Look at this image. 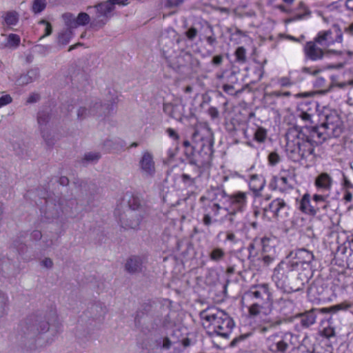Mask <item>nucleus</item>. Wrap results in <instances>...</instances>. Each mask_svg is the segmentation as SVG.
I'll use <instances>...</instances> for the list:
<instances>
[{
  "mask_svg": "<svg viewBox=\"0 0 353 353\" xmlns=\"http://www.w3.org/2000/svg\"><path fill=\"white\" fill-rule=\"evenodd\" d=\"M50 323L46 321H41L39 323L37 330L39 332H45L49 330Z\"/></svg>",
  "mask_w": 353,
  "mask_h": 353,
  "instance_id": "nucleus-60",
  "label": "nucleus"
},
{
  "mask_svg": "<svg viewBox=\"0 0 353 353\" xmlns=\"http://www.w3.org/2000/svg\"><path fill=\"white\" fill-rule=\"evenodd\" d=\"M265 184V179L257 174H253L250 177L249 187L255 194L259 193L263 190Z\"/></svg>",
  "mask_w": 353,
  "mask_h": 353,
  "instance_id": "nucleus-26",
  "label": "nucleus"
},
{
  "mask_svg": "<svg viewBox=\"0 0 353 353\" xmlns=\"http://www.w3.org/2000/svg\"><path fill=\"white\" fill-rule=\"evenodd\" d=\"M94 10V14L92 16V21L90 23V28L98 30L108 23L109 19L112 16L114 11L112 8L110 1H105L100 2L94 6H88L87 10L92 13L91 10Z\"/></svg>",
  "mask_w": 353,
  "mask_h": 353,
  "instance_id": "nucleus-6",
  "label": "nucleus"
},
{
  "mask_svg": "<svg viewBox=\"0 0 353 353\" xmlns=\"http://www.w3.org/2000/svg\"><path fill=\"white\" fill-rule=\"evenodd\" d=\"M277 82L281 87H290L294 84L288 77H281L278 79Z\"/></svg>",
  "mask_w": 353,
  "mask_h": 353,
  "instance_id": "nucleus-49",
  "label": "nucleus"
},
{
  "mask_svg": "<svg viewBox=\"0 0 353 353\" xmlns=\"http://www.w3.org/2000/svg\"><path fill=\"white\" fill-rule=\"evenodd\" d=\"M47 204L48 213L49 214L50 217L57 218L61 215V214L63 212V210L59 203L58 205H52L51 202L47 201Z\"/></svg>",
  "mask_w": 353,
  "mask_h": 353,
  "instance_id": "nucleus-34",
  "label": "nucleus"
},
{
  "mask_svg": "<svg viewBox=\"0 0 353 353\" xmlns=\"http://www.w3.org/2000/svg\"><path fill=\"white\" fill-rule=\"evenodd\" d=\"M145 215L141 210H126L119 216V223L125 230H138Z\"/></svg>",
  "mask_w": 353,
  "mask_h": 353,
  "instance_id": "nucleus-9",
  "label": "nucleus"
},
{
  "mask_svg": "<svg viewBox=\"0 0 353 353\" xmlns=\"http://www.w3.org/2000/svg\"><path fill=\"white\" fill-rule=\"evenodd\" d=\"M208 113L212 119H217L219 117V112L215 107H210L208 110Z\"/></svg>",
  "mask_w": 353,
  "mask_h": 353,
  "instance_id": "nucleus-57",
  "label": "nucleus"
},
{
  "mask_svg": "<svg viewBox=\"0 0 353 353\" xmlns=\"http://www.w3.org/2000/svg\"><path fill=\"white\" fill-rule=\"evenodd\" d=\"M290 259L296 261L298 267L299 265H309L314 260V254L312 252L305 248L297 249L294 251L290 252L288 256Z\"/></svg>",
  "mask_w": 353,
  "mask_h": 353,
  "instance_id": "nucleus-15",
  "label": "nucleus"
},
{
  "mask_svg": "<svg viewBox=\"0 0 353 353\" xmlns=\"http://www.w3.org/2000/svg\"><path fill=\"white\" fill-rule=\"evenodd\" d=\"M342 132L341 121L336 112L327 114L320 126L290 128L285 134L287 154L293 161L299 162L312 156L315 147L328 137H339Z\"/></svg>",
  "mask_w": 353,
  "mask_h": 353,
  "instance_id": "nucleus-1",
  "label": "nucleus"
},
{
  "mask_svg": "<svg viewBox=\"0 0 353 353\" xmlns=\"http://www.w3.org/2000/svg\"><path fill=\"white\" fill-rule=\"evenodd\" d=\"M72 35V32L70 28H68L61 32L58 35V43L62 46L67 45Z\"/></svg>",
  "mask_w": 353,
  "mask_h": 353,
  "instance_id": "nucleus-35",
  "label": "nucleus"
},
{
  "mask_svg": "<svg viewBox=\"0 0 353 353\" xmlns=\"http://www.w3.org/2000/svg\"><path fill=\"white\" fill-rule=\"evenodd\" d=\"M331 79H332V84H331L332 86H333V87L336 86L339 88H341V89L344 88L347 85H351L353 83V81L342 82V83L336 82V77L334 76H332Z\"/></svg>",
  "mask_w": 353,
  "mask_h": 353,
  "instance_id": "nucleus-51",
  "label": "nucleus"
},
{
  "mask_svg": "<svg viewBox=\"0 0 353 353\" xmlns=\"http://www.w3.org/2000/svg\"><path fill=\"white\" fill-rule=\"evenodd\" d=\"M47 6L46 0H33L32 4V11L34 14L41 13L43 11Z\"/></svg>",
  "mask_w": 353,
  "mask_h": 353,
  "instance_id": "nucleus-38",
  "label": "nucleus"
},
{
  "mask_svg": "<svg viewBox=\"0 0 353 353\" xmlns=\"http://www.w3.org/2000/svg\"><path fill=\"white\" fill-rule=\"evenodd\" d=\"M205 212L213 216H217L220 211L224 209L219 203L206 202L203 205Z\"/></svg>",
  "mask_w": 353,
  "mask_h": 353,
  "instance_id": "nucleus-31",
  "label": "nucleus"
},
{
  "mask_svg": "<svg viewBox=\"0 0 353 353\" xmlns=\"http://www.w3.org/2000/svg\"><path fill=\"white\" fill-rule=\"evenodd\" d=\"M314 104L302 103L299 105L297 117H299L303 122L305 123V127L310 128L307 125L314 123L313 117L315 116ZM312 127H310L312 128Z\"/></svg>",
  "mask_w": 353,
  "mask_h": 353,
  "instance_id": "nucleus-13",
  "label": "nucleus"
},
{
  "mask_svg": "<svg viewBox=\"0 0 353 353\" xmlns=\"http://www.w3.org/2000/svg\"><path fill=\"white\" fill-rule=\"evenodd\" d=\"M225 240L228 241H230L232 243H236L238 241L236 235L233 232H230V231L226 232Z\"/></svg>",
  "mask_w": 353,
  "mask_h": 353,
  "instance_id": "nucleus-63",
  "label": "nucleus"
},
{
  "mask_svg": "<svg viewBox=\"0 0 353 353\" xmlns=\"http://www.w3.org/2000/svg\"><path fill=\"white\" fill-rule=\"evenodd\" d=\"M115 102L111 104L102 105L101 103H95L90 110L85 108H80L77 112V117L80 119H84L88 114H102L103 112L105 116L110 114L114 110Z\"/></svg>",
  "mask_w": 353,
  "mask_h": 353,
  "instance_id": "nucleus-11",
  "label": "nucleus"
},
{
  "mask_svg": "<svg viewBox=\"0 0 353 353\" xmlns=\"http://www.w3.org/2000/svg\"><path fill=\"white\" fill-rule=\"evenodd\" d=\"M341 185L343 188L344 189V191L349 190L353 189V184L351 183V181L348 179V178L345 175L343 174V180L341 182Z\"/></svg>",
  "mask_w": 353,
  "mask_h": 353,
  "instance_id": "nucleus-52",
  "label": "nucleus"
},
{
  "mask_svg": "<svg viewBox=\"0 0 353 353\" xmlns=\"http://www.w3.org/2000/svg\"><path fill=\"white\" fill-rule=\"evenodd\" d=\"M333 180L330 174L326 172L320 174L315 179V186L321 190L330 191L332 185Z\"/></svg>",
  "mask_w": 353,
  "mask_h": 353,
  "instance_id": "nucleus-22",
  "label": "nucleus"
},
{
  "mask_svg": "<svg viewBox=\"0 0 353 353\" xmlns=\"http://www.w3.org/2000/svg\"><path fill=\"white\" fill-rule=\"evenodd\" d=\"M4 21L9 26H15L19 21V14L15 11L8 12L4 16Z\"/></svg>",
  "mask_w": 353,
  "mask_h": 353,
  "instance_id": "nucleus-37",
  "label": "nucleus"
},
{
  "mask_svg": "<svg viewBox=\"0 0 353 353\" xmlns=\"http://www.w3.org/2000/svg\"><path fill=\"white\" fill-rule=\"evenodd\" d=\"M184 0H165V6L168 8L177 7L183 3Z\"/></svg>",
  "mask_w": 353,
  "mask_h": 353,
  "instance_id": "nucleus-54",
  "label": "nucleus"
},
{
  "mask_svg": "<svg viewBox=\"0 0 353 353\" xmlns=\"http://www.w3.org/2000/svg\"><path fill=\"white\" fill-rule=\"evenodd\" d=\"M185 59L190 61L191 68L192 70L195 72L198 71V70L200 68L201 63L199 60L194 57L191 54L188 53L185 55Z\"/></svg>",
  "mask_w": 353,
  "mask_h": 353,
  "instance_id": "nucleus-40",
  "label": "nucleus"
},
{
  "mask_svg": "<svg viewBox=\"0 0 353 353\" xmlns=\"http://www.w3.org/2000/svg\"><path fill=\"white\" fill-rule=\"evenodd\" d=\"M350 307V305L345 303H341L329 307H323L319 309L320 313H336L339 310H345Z\"/></svg>",
  "mask_w": 353,
  "mask_h": 353,
  "instance_id": "nucleus-33",
  "label": "nucleus"
},
{
  "mask_svg": "<svg viewBox=\"0 0 353 353\" xmlns=\"http://www.w3.org/2000/svg\"><path fill=\"white\" fill-rule=\"evenodd\" d=\"M101 158V154L99 152H88L84 154L83 161L86 162H96Z\"/></svg>",
  "mask_w": 353,
  "mask_h": 353,
  "instance_id": "nucleus-44",
  "label": "nucleus"
},
{
  "mask_svg": "<svg viewBox=\"0 0 353 353\" xmlns=\"http://www.w3.org/2000/svg\"><path fill=\"white\" fill-rule=\"evenodd\" d=\"M268 161L270 165H274L280 161V157L276 152H271L268 156Z\"/></svg>",
  "mask_w": 353,
  "mask_h": 353,
  "instance_id": "nucleus-56",
  "label": "nucleus"
},
{
  "mask_svg": "<svg viewBox=\"0 0 353 353\" xmlns=\"http://www.w3.org/2000/svg\"><path fill=\"white\" fill-rule=\"evenodd\" d=\"M262 254H276L275 241L268 237L261 239Z\"/></svg>",
  "mask_w": 353,
  "mask_h": 353,
  "instance_id": "nucleus-28",
  "label": "nucleus"
},
{
  "mask_svg": "<svg viewBox=\"0 0 353 353\" xmlns=\"http://www.w3.org/2000/svg\"><path fill=\"white\" fill-rule=\"evenodd\" d=\"M197 34L198 31L194 27L189 28L185 33L187 38L190 41H193L196 38Z\"/></svg>",
  "mask_w": 353,
  "mask_h": 353,
  "instance_id": "nucleus-55",
  "label": "nucleus"
},
{
  "mask_svg": "<svg viewBox=\"0 0 353 353\" xmlns=\"http://www.w3.org/2000/svg\"><path fill=\"white\" fill-rule=\"evenodd\" d=\"M226 257L225 250L220 247H214L209 252V259L216 263L223 262Z\"/></svg>",
  "mask_w": 353,
  "mask_h": 353,
  "instance_id": "nucleus-27",
  "label": "nucleus"
},
{
  "mask_svg": "<svg viewBox=\"0 0 353 353\" xmlns=\"http://www.w3.org/2000/svg\"><path fill=\"white\" fill-rule=\"evenodd\" d=\"M225 197H227L226 192L221 186H211L206 195L200 198V201L201 202L219 203Z\"/></svg>",
  "mask_w": 353,
  "mask_h": 353,
  "instance_id": "nucleus-16",
  "label": "nucleus"
},
{
  "mask_svg": "<svg viewBox=\"0 0 353 353\" xmlns=\"http://www.w3.org/2000/svg\"><path fill=\"white\" fill-rule=\"evenodd\" d=\"M263 210L264 215L268 219H285L288 216L289 207L283 199H276L273 200Z\"/></svg>",
  "mask_w": 353,
  "mask_h": 353,
  "instance_id": "nucleus-10",
  "label": "nucleus"
},
{
  "mask_svg": "<svg viewBox=\"0 0 353 353\" xmlns=\"http://www.w3.org/2000/svg\"><path fill=\"white\" fill-rule=\"evenodd\" d=\"M244 307L248 308L250 315H259L263 310L265 313L273 310V296L268 283H262L252 286L244 292L241 298Z\"/></svg>",
  "mask_w": 353,
  "mask_h": 353,
  "instance_id": "nucleus-3",
  "label": "nucleus"
},
{
  "mask_svg": "<svg viewBox=\"0 0 353 353\" xmlns=\"http://www.w3.org/2000/svg\"><path fill=\"white\" fill-rule=\"evenodd\" d=\"M313 202L314 203V207L316 208V214L321 210L325 211L329 206V202L327 201V198L322 195L314 194L313 196Z\"/></svg>",
  "mask_w": 353,
  "mask_h": 353,
  "instance_id": "nucleus-29",
  "label": "nucleus"
},
{
  "mask_svg": "<svg viewBox=\"0 0 353 353\" xmlns=\"http://www.w3.org/2000/svg\"><path fill=\"white\" fill-rule=\"evenodd\" d=\"M12 101L10 94L3 95L0 97V108L4 105L10 103Z\"/></svg>",
  "mask_w": 353,
  "mask_h": 353,
  "instance_id": "nucleus-59",
  "label": "nucleus"
},
{
  "mask_svg": "<svg viewBox=\"0 0 353 353\" xmlns=\"http://www.w3.org/2000/svg\"><path fill=\"white\" fill-rule=\"evenodd\" d=\"M319 309H312L304 313L299 314L300 324L302 327L307 328L316 323V317L319 314Z\"/></svg>",
  "mask_w": 353,
  "mask_h": 353,
  "instance_id": "nucleus-19",
  "label": "nucleus"
},
{
  "mask_svg": "<svg viewBox=\"0 0 353 353\" xmlns=\"http://www.w3.org/2000/svg\"><path fill=\"white\" fill-rule=\"evenodd\" d=\"M125 143L121 139H107L103 143V147L107 152H110L112 150H117L119 147L123 148Z\"/></svg>",
  "mask_w": 353,
  "mask_h": 353,
  "instance_id": "nucleus-30",
  "label": "nucleus"
},
{
  "mask_svg": "<svg viewBox=\"0 0 353 353\" xmlns=\"http://www.w3.org/2000/svg\"><path fill=\"white\" fill-rule=\"evenodd\" d=\"M108 1H110V3L112 4V8L113 10L115 9V5L119 6H127L129 2L128 0H108Z\"/></svg>",
  "mask_w": 353,
  "mask_h": 353,
  "instance_id": "nucleus-62",
  "label": "nucleus"
},
{
  "mask_svg": "<svg viewBox=\"0 0 353 353\" xmlns=\"http://www.w3.org/2000/svg\"><path fill=\"white\" fill-rule=\"evenodd\" d=\"M314 203L313 200H311L310 194L308 193L304 194L300 201L298 202V208L299 210L310 216H315L316 215V208L314 207Z\"/></svg>",
  "mask_w": 353,
  "mask_h": 353,
  "instance_id": "nucleus-17",
  "label": "nucleus"
},
{
  "mask_svg": "<svg viewBox=\"0 0 353 353\" xmlns=\"http://www.w3.org/2000/svg\"><path fill=\"white\" fill-rule=\"evenodd\" d=\"M295 172L292 169H282L277 176L272 178L270 186L274 190L286 192L293 188Z\"/></svg>",
  "mask_w": 353,
  "mask_h": 353,
  "instance_id": "nucleus-8",
  "label": "nucleus"
},
{
  "mask_svg": "<svg viewBox=\"0 0 353 353\" xmlns=\"http://www.w3.org/2000/svg\"><path fill=\"white\" fill-rule=\"evenodd\" d=\"M208 35L205 37V39L208 43L210 46H214L216 43V38L212 26L210 24L207 26Z\"/></svg>",
  "mask_w": 353,
  "mask_h": 353,
  "instance_id": "nucleus-42",
  "label": "nucleus"
},
{
  "mask_svg": "<svg viewBox=\"0 0 353 353\" xmlns=\"http://www.w3.org/2000/svg\"><path fill=\"white\" fill-rule=\"evenodd\" d=\"M298 270V263L288 256L275 268L272 275V280L276 287L283 291L290 293L301 290L305 282L308 281V276L302 279L301 276L297 279L301 281L296 285H293L292 279Z\"/></svg>",
  "mask_w": 353,
  "mask_h": 353,
  "instance_id": "nucleus-4",
  "label": "nucleus"
},
{
  "mask_svg": "<svg viewBox=\"0 0 353 353\" xmlns=\"http://www.w3.org/2000/svg\"><path fill=\"white\" fill-rule=\"evenodd\" d=\"M20 43V37L15 34H10L8 37V44L10 47L17 48Z\"/></svg>",
  "mask_w": 353,
  "mask_h": 353,
  "instance_id": "nucleus-46",
  "label": "nucleus"
},
{
  "mask_svg": "<svg viewBox=\"0 0 353 353\" xmlns=\"http://www.w3.org/2000/svg\"><path fill=\"white\" fill-rule=\"evenodd\" d=\"M274 307L284 316H288L292 313L294 305L290 299L280 298L275 301H273V308Z\"/></svg>",
  "mask_w": 353,
  "mask_h": 353,
  "instance_id": "nucleus-18",
  "label": "nucleus"
},
{
  "mask_svg": "<svg viewBox=\"0 0 353 353\" xmlns=\"http://www.w3.org/2000/svg\"><path fill=\"white\" fill-rule=\"evenodd\" d=\"M194 152L188 157L189 165H196L203 172L210 168L213 154L214 138L211 129L207 125H200L192 134ZM192 150V148H190Z\"/></svg>",
  "mask_w": 353,
  "mask_h": 353,
  "instance_id": "nucleus-2",
  "label": "nucleus"
},
{
  "mask_svg": "<svg viewBox=\"0 0 353 353\" xmlns=\"http://www.w3.org/2000/svg\"><path fill=\"white\" fill-rule=\"evenodd\" d=\"M275 349L272 348L273 352L284 353L289 347V344L285 339H282L274 344Z\"/></svg>",
  "mask_w": 353,
  "mask_h": 353,
  "instance_id": "nucleus-41",
  "label": "nucleus"
},
{
  "mask_svg": "<svg viewBox=\"0 0 353 353\" xmlns=\"http://www.w3.org/2000/svg\"><path fill=\"white\" fill-rule=\"evenodd\" d=\"M50 120V114L48 111L42 110L38 113L37 121L40 128L41 133L45 140L47 141V134L46 130Z\"/></svg>",
  "mask_w": 353,
  "mask_h": 353,
  "instance_id": "nucleus-25",
  "label": "nucleus"
},
{
  "mask_svg": "<svg viewBox=\"0 0 353 353\" xmlns=\"http://www.w3.org/2000/svg\"><path fill=\"white\" fill-rule=\"evenodd\" d=\"M215 221H216V220L212 221V215H210L208 213H205L204 214L203 219V222L204 225L209 226L212 223V222H215Z\"/></svg>",
  "mask_w": 353,
  "mask_h": 353,
  "instance_id": "nucleus-64",
  "label": "nucleus"
},
{
  "mask_svg": "<svg viewBox=\"0 0 353 353\" xmlns=\"http://www.w3.org/2000/svg\"><path fill=\"white\" fill-rule=\"evenodd\" d=\"M348 249L350 255L353 256V236L344 242L342 247L339 248V250L341 251L342 254H346Z\"/></svg>",
  "mask_w": 353,
  "mask_h": 353,
  "instance_id": "nucleus-43",
  "label": "nucleus"
},
{
  "mask_svg": "<svg viewBox=\"0 0 353 353\" xmlns=\"http://www.w3.org/2000/svg\"><path fill=\"white\" fill-rule=\"evenodd\" d=\"M27 74H28V77H30V79L33 82L34 81L37 79V78L39 77V71L38 68H33V69L28 70Z\"/></svg>",
  "mask_w": 353,
  "mask_h": 353,
  "instance_id": "nucleus-58",
  "label": "nucleus"
},
{
  "mask_svg": "<svg viewBox=\"0 0 353 353\" xmlns=\"http://www.w3.org/2000/svg\"><path fill=\"white\" fill-rule=\"evenodd\" d=\"M322 336L327 338L330 339L335 336V330L333 327L327 326L325 327L322 332Z\"/></svg>",
  "mask_w": 353,
  "mask_h": 353,
  "instance_id": "nucleus-50",
  "label": "nucleus"
},
{
  "mask_svg": "<svg viewBox=\"0 0 353 353\" xmlns=\"http://www.w3.org/2000/svg\"><path fill=\"white\" fill-rule=\"evenodd\" d=\"M163 110L166 114L177 121H181L185 116V105L181 101L164 103Z\"/></svg>",
  "mask_w": 353,
  "mask_h": 353,
  "instance_id": "nucleus-14",
  "label": "nucleus"
},
{
  "mask_svg": "<svg viewBox=\"0 0 353 353\" xmlns=\"http://www.w3.org/2000/svg\"><path fill=\"white\" fill-rule=\"evenodd\" d=\"M203 326L219 336L228 338L234 323L224 311L216 307H208L200 312Z\"/></svg>",
  "mask_w": 353,
  "mask_h": 353,
  "instance_id": "nucleus-5",
  "label": "nucleus"
},
{
  "mask_svg": "<svg viewBox=\"0 0 353 353\" xmlns=\"http://www.w3.org/2000/svg\"><path fill=\"white\" fill-rule=\"evenodd\" d=\"M229 205L225 208L229 215L228 220L232 223L234 221L233 216L239 212H243L247 206L248 193L243 192H236L230 195H227Z\"/></svg>",
  "mask_w": 353,
  "mask_h": 353,
  "instance_id": "nucleus-7",
  "label": "nucleus"
},
{
  "mask_svg": "<svg viewBox=\"0 0 353 353\" xmlns=\"http://www.w3.org/2000/svg\"><path fill=\"white\" fill-rule=\"evenodd\" d=\"M277 257V254H262V259L265 265L272 263Z\"/></svg>",
  "mask_w": 353,
  "mask_h": 353,
  "instance_id": "nucleus-53",
  "label": "nucleus"
},
{
  "mask_svg": "<svg viewBox=\"0 0 353 353\" xmlns=\"http://www.w3.org/2000/svg\"><path fill=\"white\" fill-rule=\"evenodd\" d=\"M32 80L30 77H28V74H21L17 80V83L19 85H26L28 83H32Z\"/></svg>",
  "mask_w": 353,
  "mask_h": 353,
  "instance_id": "nucleus-48",
  "label": "nucleus"
},
{
  "mask_svg": "<svg viewBox=\"0 0 353 353\" xmlns=\"http://www.w3.org/2000/svg\"><path fill=\"white\" fill-rule=\"evenodd\" d=\"M127 210H132L134 211L141 210V214H145V210L141 204V200L137 196H131L128 200V208Z\"/></svg>",
  "mask_w": 353,
  "mask_h": 353,
  "instance_id": "nucleus-32",
  "label": "nucleus"
},
{
  "mask_svg": "<svg viewBox=\"0 0 353 353\" xmlns=\"http://www.w3.org/2000/svg\"><path fill=\"white\" fill-rule=\"evenodd\" d=\"M92 18L86 12H80L76 19L74 21V25L75 27L78 26H85L89 22L91 23Z\"/></svg>",
  "mask_w": 353,
  "mask_h": 353,
  "instance_id": "nucleus-36",
  "label": "nucleus"
},
{
  "mask_svg": "<svg viewBox=\"0 0 353 353\" xmlns=\"http://www.w3.org/2000/svg\"><path fill=\"white\" fill-rule=\"evenodd\" d=\"M267 137V130L262 127H257L254 133V139L259 143H263Z\"/></svg>",
  "mask_w": 353,
  "mask_h": 353,
  "instance_id": "nucleus-39",
  "label": "nucleus"
},
{
  "mask_svg": "<svg viewBox=\"0 0 353 353\" xmlns=\"http://www.w3.org/2000/svg\"><path fill=\"white\" fill-rule=\"evenodd\" d=\"M223 61V56L221 54L215 55L213 57L211 63L214 66H219Z\"/></svg>",
  "mask_w": 353,
  "mask_h": 353,
  "instance_id": "nucleus-61",
  "label": "nucleus"
},
{
  "mask_svg": "<svg viewBox=\"0 0 353 353\" xmlns=\"http://www.w3.org/2000/svg\"><path fill=\"white\" fill-rule=\"evenodd\" d=\"M62 18L63 19L65 24L70 27V28H75L74 25V21L76 19V18H74V15L71 13H65L62 15Z\"/></svg>",
  "mask_w": 353,
  "mask_h": 353,
  "instance_id": "nucleus-47",
  "label": "nucleus"
},
{
  "mask_svg": "<svg viewBox=\"0 0 353 353\" xmlns=\"http://www.w3.org/2000/svg\"><path fill=\"white\" fill-rule=\"evenodd\" d=\"M139 169L143 176L152 177L156 172L155 162L153 154L149 151H144L139 162Z\"/></svg>",
  "mask_w": 353,
  "mask_h": 353,
  "instance_id": "nucleus-12",
  "label": "nucleus"
},
{
  "mask_svg": "<svg viewBox=\"0 0 353 353\" xmlns=\"http://www.w3.org/2000/svg\"><path fill=\"white\" fill-rule=\"evenodd\" d=\"M194 173H183L181 176V181L188 187L194 185L203 173L198 167H194Z\"/></svg>",
  "mask_w": 353,
  "mask_h": 353,
  "instance_id": "nucleus-23",
  "label": "nucleus"
},
{
  "mask_svg": "<svg viewBox=\"0 0 353 353\" xmlns=\"http://www.w3.org/2000/svg\"><path fill=\"white\" fill-rule=\"evenodd\" d=\"M143 260L138 256H132L126 261L125 270L130 274L141 272L143 268Z\"/></svg>",
  "mask_w": 353,
  "mask_h": 353,
  "instance_id": "nucleus-20",
  "label": "nucleus"
},
{
  "mask_svg": "<svg viewBox=\"0 0 353 353\" xmlns=\"http://www.w3.org/2000/svg\"><path fill=\"white\" fill-rule=\"evenodd\" d=\"M236 60L244 63L246 61V52L243 47H239L235 51Z\"/></svg>",
  "mask_w": 353,
  "mask_h": 353,
  "instance_id": "nucleus-45",
  "label": "nucleus"
},
{
  "mask_svg": "<svg viewBox=\"0 0 353 353\" xmlns=\"http://www.w3.org/2000/svg\"><path fill=\"white\" fill-rule=\"evenodd\" d=\"M332 32L330 30L321 31L319 32L317 37L314 39V43L322 47H328L334 43V39L332 38Z\"/></svg>",
  "mask_w": 353,
  "mask_h": 353,
  "instance_id": "nucleus-24",
  "label": "nucleus"
},
{
  "mask_svg": "<svg viewBox=\"0 0 353 353\" xmlns=\"http://www.w3.org/2000/svg\"><path fill=\"white\" fill-rule=\"evenodd\" d=\"M304 52L305 57L312 61L321 59L323 56L322 49L317 47L316 44L313 41L306 43Z\"/></svg>",
  "mask_w": 353,
  "mask_h": 353,
  "instance_id": "nucleus-21",
  "label": "nucleus"
}]
</instances>
